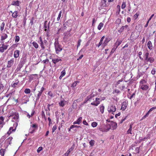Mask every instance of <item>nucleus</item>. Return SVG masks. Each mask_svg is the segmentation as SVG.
<instances>
[{"label":"nucleus","mask_w":156,"mask_h":156,"mask_svg":"<svg viewBox=\"0 0 156 156\" xmlns=\"http://www.w3.org/2000/svg\"><path fill=\"white\" fill-rule=\"evenodd\" d=\"M126 102H123L122 104L121 109L123 111L125 110L126 108Z\"/></svg>","instance_id":"nucleus-21"},{"label":"nucleus","mask_w":156,"mask_h":156,"mask_svg":"<svg viewBox=\"0 0 156 156\" xmlns=\"http://www.w3.org/2000/svg\"><path fill=\"white\" fill-rule=\"evenodd\" d=\"M38 42L39 43L41 48L44 50L45 48V45H47V41L46 40L44 39L43 40L41 37H40L39 38V40Z\"/></svg>","instance_id":"nucleus-2"},{"label":"nucleus","mask_w":156,"mask_h":156,"mask_svg":"<svg viewBox=\"0 0 156 156\" xmlns=\"http://www.w3.org/2000/svg\"><path fill=\"white\" fill-rule=\"evenodd\" d=\"M48 95L51 97H53V94L51 91H49L48 92Z\"/></svg>","instance_id":"nucleus-53"},{"label":"nucleus","mask_w":156,"mask_h":156,"mask_svg":"<svg viewBox=\"0 0 156 156\" xmlns=\"http://www.w3.org/2000/svg\"><path fill=\"white\" fill-rule=\"evenodd\" d=\"M4 121V118L2 117H0V125L1 124H2Z\"/></svg>","instance_id":"nucleus-54"},{"label":"nucleus","mask_w":156,"mask_h":156,"mask_svg":"<svg viewBox=\"0 0 156 156\" xmlns=\"http://www.w3.org/2000/svg\"><path fill=\"white\" fill-rule=\"evenodd\" d=\"M140 89L144 90H147L149 88L148 85L146 84L142 85L141 86H140Z\"/></svg>","instance_id":"nucleus-17"},{"label":"nucleus","mask_w":156,"mask_h":156,"mask_svg":"<svg viewBox=\"0 0 156 156\" xmlns=\"http://www.w3.org/2000/svg\"><path fill=\"white\" fill-rule=\"evenodd\" d=\"M126 7V3L125 2H123L121 8L122 9H124Z\"/></svg>","instance_id":"nucleus-49"},{"label":"nucleus","mask_w":156,"mask_h":156,"mask_svg":"<svg viewBox=\"0 0 156 156\" xmlns=\"http://www.w3.org/2000/svg\"><path fill=\"white\" fill-rule=\"evenodd\" d=\"M3 87L4 86L2 83L0 82V90H2L3 88Z\"/></svg>","instance_id":"nucleus-60"},{"label":"nucleus","mask_w":156,"mask_h":156,"mask_svg":"<svg viewBox=\"0 0 156 156\" xmlns=\"http://www.w3.org/2000/svg\"><path fill=\"white\" fill-rule=\"evenodd\" d=\"M33 46L36 48H38L39 45L35 41H33L32 43Z\"/></svg>","instance_id":"nucleus-34"},{"label":"nucleus","mask_w":156,"mask_h":156,"mask_svg":"<svg viewBox=\"0 0 156 156\" xmlns=\"http://www.w3.org/2000/svg\"><path fill=\"white\" fill-rule=\"evenodd\" d=\"M12 137H9L7 139V140L5 141V142L8 143L9 144H10L11 143V140H12Z\"/></svg>","instance_id":"nucleus-32"},{"label":"nucleus","mask_w":156,"mask_h":156,"mask_svg":"<svg viewBox=\"0 0 156 156\" xmlns=\"http://www.w3.org/2000/svg\"><path fill=\"white\" fill-rule=\"evenodd\" d=\"M149 55V53L147 52H146L144 53V57L145 58H144L145 60L146 59H147L149 57H148Z\"/></svg>","instance_id":"nucleus-36"},{"label":"nucleus","mask_w":156,"mask_h":156,"mask_svg":"<svg viewBox=\"0 0 156 156\" xmlns=\"http://www.w3.org/2000/svg\"><path fill=\"white\" fill-rule=\"evenodd\" d=\"M20 51L18 50H16L14 52V57L15 58H17L19 55Z\"/></svg>","instance_id":"nucleus-19"},{"label":"nucleus","mask_w":156,"mask_h":156,"mask_svg":"<svg viewBox=\"0 0 156 156\" xmlns=\"http://www.w3.org/2000/svg\"><path fill=\"white\" fill-rule=\"evenodd\" d=\"M151 73L152 75H154V74H155L156 73V71L154 68H153L152 69V70L151 71Z\"/></svg>","instance_id":"nucleus-57"},{"label":"nucleus","mask_w":156,"mask_h":156,"mask_svg":"<svg viewBox=\"0 0 156 156\" xmlns=\"http://www.w3.org/2000/svg\"><path fill=\"white\" fill-rule=\"evenodd\" d=\"M55 51L56 54H58L62 50V48L60 45L58 41H55L54 43Z\"/></svg>","instance_id":"nucleus-3"},{"label":"nucleus","mask_w":156,"mask_h":156,"mask_svg":"<svg viewBox=\"0 0 156 156\" xmlns=\"http://www.w3.org/2000/svg\"><path fill=\"white\" fill-rule=\"evenodd\" d=\"M20 39V37L18 36H16L15 37V42L16 43H17L18 42Z\"/></svg>","instance_id":"nucleus-41"},{"label":"nucleus","mask_w":156,"mask_h":156,"mask_svg":"<svg viewBox=\"0 0 156 156\" xmlns=\"http://www.w3.org/2000/svg\"><path fill=\"white\" fill-rule=\"evenodd\" d=\"M104 24L102 23H100L98 27V29L99 30H100L103 26Z\"/></svg>","instance_id":"nucleus-39"},{"label":"nucleus","mask_w":156,"mask_h":156,"mask_svg":"<svg viewBox=\"0 0 156 156\" xmlns=\"http://www.w3.org/2000/svg\"><path fill=\"white\" fill-rule=\"evenodd\" d=\"M5 25V23L4 22H2L0 26V30L2 31L3 30Z\"/></svg>","instance_id":"nucleus-43"},{"label":"nucleus","mask_w":156,"mask_h":156,"mask_svg":"<svg viewBox=\"0 0 156 156\" xmlns=\"http://www.w3.org/2000/svg\"><path fill=\"white\" fill-rule=\"evenodd\" d=\"M125 86L124 82L122 83V84L118 86V88L120 90H122L125 88Z\"/></svg>","instance_id":"nucleus-26"},{"label":"nucleus","mask_w":156,"mask_h":156,"mask_svg":"<svg viewBox=\"0 0 156 156\" xmlns=\"http://www.w3.org/2000/svg\"><path fill=\"white\" fill-rule=\"evenodd\" d=\"M26 57L23 58L21 59V61L19 63H21V64L23 65L26 62Z\"/></svg>","instance_id":"nucleus-28"},{"label":"nucleus","mask_w":156,"mask_h":156,"mask_svg":"<svg viewBox=\"0 0 156 156\" xmlns=\"http://www.w3.org/2000/svg\"><path fill=\"white\" fill-rule=\"evenodd\" d=\"M147 46L148 48L150 50L153 49V46L152 43L151 41H149L147 44Z\"/></svg>","instance_id":"nucleus-22"},{"label":"nucleus","mask_w":156,"mask_h":156,"mask_svg":"<svg viewBox=\"0 0 156 156\" xmlns=\"http://www.w3.org/2000/svg\"><path fill=\"white\" fill-rule=\"evenodd\" d=\"M23 66V65H22V64H21V63H19L17 66V67L15 70V71H16V72H18L20 71L21 68H22V67Z\"/></svg>","instance_id":"nucleus-24"},{"label":"nucleus","mask_w":156,"mask_h":156,"mask_svg":"<svg viewBox=\"0 0 156 156\" xmlns=\"http://www.w3.org/2000/svg\"><path fill=\"white\" fill-rule=\"evenodd\" d=\"M14 62V59L13 58H12L10 60L8 61L7 65V67L8 68L11 67L13 64Z\"/></svg>","instance_id":"nucleus-10"},{"label":"nucleus","mask_w":156,"mask_h":156,"mask_svg":"<svg viewBox=\"0 0 156 156\" xmlns=\"http://www.w3.org/2000/svg\"><path fill=\"white\" fill-rule=\"evenodd\" d=\"M66 74V71L65 70H64L61 72V75L63 76L65 75Z\"/></svg>","instance_id":"nucleus-55"},{"label":"nucleus","mask_w":156,"mask_h":156,"mask_svg":"<svg viewBox=\"0 0 156 156\" xmlns=\"http://www.w3.org/2000/svg\"><path fill=\"white\" fill-rule=\"evenodd\" d=\"M15 129L16 128L13 129L12 127H10L9 130L7 133V134L8 135H9L12 133V132L15 131Z\"/></svg>","instance_id":"nucleus-27"},{"label":"nucleus","mask_w":156,"mask_h":156,"mask_svg":"<svg viewBox=\"0 0 156 156\" xmlns=\"http://www.w3.org/2000/svg\"><path fill=\"white\" fill-rule=\"evenodd\" d=\"M81 41L80 39H79L78 40V42H77V48L79 47L80 45V43Z\"/></svg>","instance_id":"nucleus-58"},{"label":"nucleus","mask_w":156,"mask_h":156,"mask_svg":"<svg viewBox=\"0 0 156 156\" xmlns=\"http://www.w3.org/2000/svg\"><path fill=\"white\" fill-rule=\"evenodd\" d=\"M101 101V100H100V98H96L95 101L92 102L91 104L92 105L97 106L100 104V101Z\"/></svg>","instance_id":"nucleus-8"},{"label":"nucleus","mask_w":156,"mask_h":156,"mask_svg":"<svg viewBox=\"0 0 156 156\" xmlns=\"http://www.w3.org/2000/svg\"><path fill=\"white\" fill-rule=\"evenodd\" d=\"M19 81L18 80L16 81V82L13 83L11 85V86L13 87H16L19 83Z\"/></svg>","instance_id":"nucleus-25"},{"label":"nucleus","mask_w":156,"mask_h":156,"mask_svg":"<svg viewBox=\"0 0 156 156\" xmlns=\"http://www.w3.org/2000/svg\"><path fill=\"white\" fill-rule=\"evenodd\" d=\"M105 107L103 105H101L100 107V109L101 112L102 113H103L104 112Z\"/></svg>","instance_id":"nucleus-33"},{"label":"nucleus","mask_w":156,"mask_h":156,"mask_svg":"<svg viewBox=\"0 0 156 156\" xmlns=\"http://www.w3.org/2000/svg\"><path fill=\"white\" fill-rule=\"evenodd\" d=\"M109 5V3L107 2V0H102L101 2V6L104 7L108 6Z\"/></svg>","instance_id":"nucleus-12"},{"label":"nucleus","mask_w":156,"mask_h":156,"mask_svg":"<svg viewBox=\"0 0 156 156\" xmlns=\"http://www.w3.org/2000/svg\"><path fill=\"white\" fill-rule=\"evenodd\" d=\"M44 90V87H42L41 90L38 91V93L37 95V97L36 99L37 100H38L41 96L42 93L43 92Z\"/></svg>","instance_id":"nucleus-14"},{"label":"nucleus","mask_w":156,"mask_h":156,"mask_svg":"<svg viewBox=\"0 0 156 156\" xmlns=\"http://www.w3.org/2000/svg\"><path fill=\"white\" fill-rule=\"evenodd\" d=\"M62 13V11H60L59 13V14L58 15V17L57 18V20L58 21H59V20L60 19V18L61 16Z\"/></svg>","instance_id":"nucleus-48"},{"label":"nucleus","mask_w":156,"mask_h":156,"mask_svg":"<svg viewBox=\"0 0 156 156\" xmlns=\"http://www.w3.org/2000/svg\"><path fill=\"white\" fill-rule=\"evenodd\" d=\"M122 42V41L120 40H117L115 43V45L116 46V48L119 46Z\"/></svg>","instance_id":"nucleus-30"},{"label":"nucleus","mask_w":156,"mask_h":156,"mask_svg":"<svg viewBox=\"0 0 156 156\" xmlns=\"http://www.w3.org/2000/svg\"><path fill=\"white\" fill-rule=\"evenodd\" d=\"M24 92L26 94H29L30 92V90L29 88H26L25 89Z\"/></svg>","instance_id":"nucleus-45"},{"label":"nucleus","mask_w":156,"mask_h":156,"mask_svg":"<svg viewBox=\"0 0 156 156\" xmlns=\"http://www.w3.org/2000/svg\"><path fill=\"white\" fill-rule=\"evenodd\" d=\"M150 138V137L149 136L145 137L144 138L142 139H141V141H145L146 140H148Z\"/></svg>","instance_id":"nucleus-61"},{"label":"nucleus","mask_w":156,"mask_h":156,"mask_svg":"<svg viewBox=\"0 0 156 156\" xmlns=\"http://www.w3.org/2000/svg\"><path fill=\"white\" fill-rule=\"evenodd\" d=\"M42 117H44V118L45 120H46V117L44 113L43 112H42Z\"/></svg>","instance_id":"nucleus-62"},{"label":"nucleus","mask_w":156,"mask_h":156,"mask_svg":"<svg viewBox=\"0 0 156 156\" xmlns=\"http://www.w3.org/2000/svg\"><path fill=\"white\" fill-rule=\"evenodd\" d=\"M62 60L60 58H54L52 59V62L54 64H56L59 61H61Z\"/></svg>","instance_id":"nucleus-15"},{"label":"nucleus","mask_w":156,"mask_h":156,"mask_svg":"<svg viewBox=\"0 0 156 156\" xmlns=\"http://www.w3.org/2000/svg\"><path fill=\"white\" fill-rule=\"evenodd\" d=\"M110 129V127L108 125H105L99 128V130L103 132H107Z\"/></svg>","instance_id":"nucleus-5"},{"label":"nucleus","mask_w":156,"mask_h":156,"mask_svg":"<svg viewBox=\"0 0 156 156\" xmlns=\"http://www.w3.org/2000/svg\"><path fill=\"white\" fill-rule=\"evenodd\" d=\"M146 83V81L144 80H141L140 82V86H141L142 85H144Z\"/></svg>","instance_id":"nucleus-37"},{"label":"nucleus","mask_w":156,"mask_h":156,"mask_svg":"<svg viewBox=\"0 0 156 156\" xmlns=\"http://www.w3.org/2000/svg\"><path fill=\"white\" fill-rule=\"evenodd\" d=\"M56 129L57 126L55 125H54L52 128V132H54Z\"/></svg>","instance_id":"nucleus-59"},{"label":"nucleus","mask_w":156,"mask_h":156,"mask_svg":"<svg viewBox=\"0 0 156 156\" xmlns=\"http://www.w3.org/2000/svg\"><path fill=\"white\" fill-rule=\"evenodd\" d=\"M83 123L84 125L88 126V123H87V122H86V121L85 120H84L83 121Z\"/></svg>","instance_id":"nucleus-64"},{"label":"nucleus","mask_w":156,"mask_h":156,"mask_svg":"<svg viewBox=\"0 0 156 156\" xmlns=\"http://www.w3.org/2000/svg\"><path fill=\"white\" fill-rule=\"evenodd\" d=\"M93 97V95H90L88 96L86 98L87 99V100H88V101H91V98Z\"/></svg>","instance_id":"nucleus-40"},{"label":"nucleus","mask_w":156,"mask_h":156,"mask_svg":"<svg viewBox=\"0 0 156 156\" xmlns=\"http://www.w3.org/2000/svg\"><path fill=\"white\" fill-rule=\"evenodd\" d=\"M5 152V149H1L0 150V154L2 156H4Z\"/></svg>","instance_id":"nucleus-35"},{"label":"nucleus","mask_w":156,"mask_h":156,"mask_svg":"<svg viewBox=\"0 0 156 156\" xmlns=\"http://www.w3.org/2000/svg\"><path fill=\"white\" fill-rule=\"evenodd\" d=\"M71 151V148L68 150L67 152L63 156H67Z\"/></svg>","instance_id":"nucleus-52"},{"label":"nucleus","mask_w":156,"mask_h":156,"mask_svg":"<svg viewBox=\"0 0 156 156\" xmlns=\"http://www.w3.org/2000/svg\"><path fill=\"white\" fill-rule=\"evenodd\" d=\"M42 150V147H40L37 150L38 153L40 152Z\"/></svg>","instance_id":"nucleus-56"},{"label":"nucleus","mask_w":156,"mask_h":156,"mask_svg":"<svg viewBox=\"0 0 156 156\" xmlns=\"http://www.w3.org/2000/svg\"><path fill=\"white\" fill-rule=\"evenodd\" d=\"M156 109V106L154 107H152L147 112V113L146 114L144 115L142 118L141 120H143L145 119L146 117H147L149 115L150 112L152 111L153 110Z\"/></svg>","instance_id":"nucleus-9"},{"label":"nucleus","mask_w":156,"mask_h":156,"mask_svg":"<svg viewBox=\"0 0 156 156\" xmlns=\"http://www.w3.org/2000/svg\"><path fill=\"white\" fill-rule=\"evenodd\" d=\"M66 101L64 100H62L60 101L59 103V104L60 106L63 107L66 105Z\"/></svg>","instance_id":"nucleus-23"},{"label":"nucleus","mask_w":156,"mask_h":156,"mask_svg":"<svg viewBox=\"0 0 156 156\" xmlns=\"http://www.w3.org/2000/svg\"><path fill=\"white\" fill-rule=\"evenodd\" d=\"M120 91L118 89H116L113 90V94H116V95H117L118 94H119L120 93Z\"/></svg>","instance_id":"nucleus-42"},{"label":"nucleus","mask_w":156,"mask_h":156,"mask_svg":"<svg viewBox=\"0 0 156 156\" xmlns=\"http://www.w3.org/2000/svg\"><path fill=\"white\" fill-rule=\"evenodd\" d=\"M8 37V35L5 34H3L1 36V43H4V40Z\"/></svg>","instance_id":"nucleus-13"},{"label":"nucleus","mask_w":156,"mask_h":156,"mask_svg":"<svg viewBox=\"0 0 156 156\" xmlns=\"http://www.w3.org/2000/svg\"><path fill=\"white\" fill-rule=\"evenodd\" d=\"M37 126L35 124H34L32 126H31L30 129V133H32L34 132L35 130V129L37 128Z\"/></svg>","instance_id":"nucleus-11"},{"label":"nucleus","mask_w":156,"mask_h":156,"mask_svg":"<svg viewBox=\"0 0 156 156\" xmlns=\"http://www.w3.org/2000/svg\"><path fill=\"white\" fill-rule=\"evenodd\" d=\"M108 110L109 113L113 114L116 111L115 106L113 105L109 106L108 107Z\"/></svg>","instance_id":"nucleus-4"},{"label":"nucleus","mask_w":156,"mask_h":156,"mask_svg":"<svg viewBox=\"0 0 156 156\" xmlns=\"http://www.w3.org/2000/svg\"><path fill=\"white\" fill-rule=\"evenodd\" d=\"M145 61L146 62H149L151 63H152L154 61V59L153 57H149Z\"/></svg>","instance_id":"nucleus-18"},{"label":"nucleus","mask_w":156,"mask_h":156,"mask_svg":"<svg viewBox=\"0 0 156 156\" xmlns=\"http://www.w3.org/2000/svg\"><path fill=\"white\" fill-rule=\"evenodd\" d=\"M10 12L12 13V16L13 18H16L18 16V12L17 11H15L14 12H13L11 11Z\"/></svg>","instance_id":"nucleus-16"},{"label":"nucleus","mask_w":156,"mask_h":156,"mask_svg":"<svg viewBox=\"0 0 156 156\" xmlns=\"http://www.w3.org/2000/svg\"><path fill=\"white\" fill-rule=\"evenodd\" d=\"M82 119V117H79L76 121L73 122V124L74 125L76 124H79L81 122Z\"/></svg>","instance_id":"nucleus-20"},{"label":"nucleus","mask_w":156,"mask_h":156,"mask_svg":"<svg viewBox=\"0 0 156 156\" xmlns=\"http://www.w3.org/2000/svg\"><path fill=\"white\" fill-rule=\"evenodd\" d=\"M46 22H47L46 21L45 22V23H44V27L45 28V29H44L45 31H48V30L49 29V23H48V27H47L46 24Z\"/></svg>","instance_id":"nucleus-31"},{"label":"nucleus","mask_w":156,"mask_h":156,"mask_svg":"<svg viewBox=\"0 0 156 156\" xmlns=\"http://www.w3.org/2000/svg\"><path fill=\"white\" fill-rule=\"evenodd\" d=\"M12 5H14L19 6V5L18 1H13L12 3Z\"/></svg>","instance_id":"nucleus-44"},{"label":"nucleus","mask_w":156,"mask_h":156,"mask_svg":"<svg viewBox=\"0 0 156 156\" xmlns=\"http://www.w3.org/2000/svg\"><path fill=\"white\" fill-rule=\"evenodd\" d=\"M127 30V31L129 30V26L128 25H126L125 26H122L118 30L119 33H121L124 30Z\"/></svg>","instance_id":"nucleus-7"},{"label":"nucleus","mask_w":156,"mask_h":156,"mask_svg":"<svg viewBox=\"0 0 156 156\" xmlns=\"http://www.w3.org/2000/svg\"><path fill=\"white\" fill-rule=\"evenodd\" d=\"M132 125L133 124H131L130 125L129 128L127 131V133L128 134H132L131 133L132 128Z\"/></svg>","instance_id":"nucleus-29"},{"label":"nucleus","mask_w":156,"mask_h":156,"mask_svg":"<svg viewBox=\"0 0 156 156\" xmlns=\"http://www.w3.org/2000/svg\"><path fill=\"white\" fill-rule=\"evenodd\" d=\"M90 145L91 146H93L94 144V141L93 140H91L89 142Z\"/></svg>","instance_id":"nucleus-50"},{"label":"nucleus","mask_w":156,"mask_h":156,"mask_svg":"<svg viewBox=\"0 0 156 156\" xmlns=\"http://www.w3.org/2000/svg\"><path fill=\"white\" fill-rule=\"evenodd\" d=\"M97 125H98V124H97V122H92L91 124V126L93 127H96V126H97Z\"/></svg>","instance_id":"nucleus-46"},{"label":"nucleus","mask_w":156,"mask_h":156,"mask_svg":"<svg viewBox=\"0 0 156 156\" xmlns=\"http://www.w3.org/2000/svg\"><path fill=\"white\" fill-rule=\"evenodd\" d=\"M139 15V12H137L133 16V18L135 20L138 17V16Z\"/></svg>","instance_id":"nucleus-47"},{"label":"nucleus","mask_w":156,"mask_h":156,"mask_svg":"<svg viewBox=\"0 0 156 156\" xmlns=\"http://www.w3.org/2000/svg\"><path fill=\"white\" fill-rule=\"evenodd\" d=\"M123 81V79H121L118 80L115 84L116 85L118 86L119 84L121 82H122Z\"/></svg>","instance_id":"nucleus-51"},{"label":"nucleus","mask_w":156,"mask_h":156,"mask_svg":"<svg viewBox=\"0 0 156 156\" xmlns=\"http://www.w3.org/2000/svg\"><path fill=\"white\" fill-rule=\"evenodd\" d=\"M2 44V46L0 47V52L3 53L5 50L7 49L9 45H5L4 43Z\"/></svg>","instance_id":"nucleus-6"},{"label":"nucleus","mask_w":156,"mask_h":156,"mask_svg":"<svg viewBox=\"0 0 156 156\" xmlns=\"http://www.w3.org/2000/svg\"><path fill=\"white\" fill-rule=\"evenodd\" d=\"M25 114L26 115L27 117L29 119L31 117V115L28 112H26Z\"/></svg>","instance_id":"nucleus-63"},{"label":"nucleus","mask_w":156,"mask_h":156,"mask_svg":"<svg viewBox=\"0 0 156 156\" xmlns=\"http://www.w3.org/2000/svg\"><path fill=\"white\" fill-rule=\"evenodd\" d=\"M112 127L113 129H115L117 126V124L116 123L114 122H113L112 124Z\"/></svg>","instance_id":"nucleus-38"},{"label":"nucleus","mask_w":156,"mask_h":156,"mask_svg":"<svg viewBox=\"0 0 156 156\" xmlns=\"http://www.w3.org/2000/svg\"><path fill=\"white\" fill-rule=\"evenodd\" d=\"M105 38V36H103L101 39L99 43V44L97 45V46L99 48L101 45H102V46L104 47H105L107 45L108 43L110 41V39L108 37H106L105 38L103 43V41L104 39Z\"/></svg>","instance_id":"nucleus-1"}]
</instances>
